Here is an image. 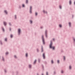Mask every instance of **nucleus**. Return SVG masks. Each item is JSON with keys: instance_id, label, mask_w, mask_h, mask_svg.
Masks as SVG:
<instances>
[{"instance_id": "nucleus-1", "label": "nucleus", "mask_w": 75, "mask_h": 75, "mask_svg": "<svg viewBox=\"0 0 75 75\" xmlns=\"http://www.w3.org/2000/svg\"><path fill=\"white\" fill-rule=\"evenodd\" d=\"M52 45H53V43L52 42V41L51 40L50 41V44L49 45L50 48H51L52 49H53V50H55V47H52Z\"/></svg>"}, {"instance_id": "nucleus-2", "label": "nucleus", "mask_w": 75, "mask_h": 75, "mask_svg": "<svg viewBox=\"0 0 75 75\" xmlns=\"http://www.w3.org/2000/svg\"><path fill=\"white\" fill-rule=\"evenodd\" d=\"M41 39L42 40V41L43 42V44H45V40L44 39V35H42Z\"/></svg>"}, {"instance_id": "nucleus-3", "label": "nucleus", "mask_w": 75, "mask_h": 75, "mask_svg": "<svg viewBox=\"0 0 75 75\" xmlns=\"http://www.w3.org/2000/svg\"><path fill=\"white\" fill-rule=\"evenodd\" d=\"M45 35L46 36V37L47 38V30H46L45 32Z\"/></svg>"}, {"instance_id": "nucleus-4", "label": "nucleus", "mask_w": 75, "mask_h": 75, "mask_svg": "<svg viewBox=\"0 0 75 75\" xmlns=\"http://www.w3.org/2000/svg\"><path fill=\"white\" fill-rule=\"evenodd\" d=\"M45 53H44L43 54L42 57H43V58L44 59H45Z\"/></svg>"}, {"instance_id": "nucleus-5", "label": "nucleus", "mask_w": 75, "mask_h": 75, "mask_svg": "<svg viewBox=\"0 0 75 75\" xmlns=\"http://www.w3.org/2000/svg\"><path fill=\"white\" fill-rule=\"evenodd\" d=\"M32 8V6H30V13H32V9H31Z\"/></svg>"}, {"instance_id": "nucleus-6", "label": "nucleus", "mask_w": 75, "mask_h": 75, "mask_svg": "<svg viewBox=\"0 0 75 75\" xmlns=\"http://www.w3.org/2000/svg\"><path fill=\"white\" fill-rule=\"evenodd\" d=\"M18 35H20V33H21V30L20 29H19L18 31Z\"/></svg>"}, {"instance_id": "nucleus-7", "label": "nucleus", "mask_w": 75, "mask_h": 75, "mask_svg": "<svg viewBox=\"0 0 75 75\" xmlns=\"http://www.w3.org/2000/svg\"><path fill=\"white\" fill-rule=\"evenodd\" d=\"M41 52H42L44 51L43 50V46H42L41 47Z\"/></svg>"}, {"instance_id": "nucleus-8", "label": "nucleus", "mask_w": 75, "mask_h": 75, "mask_svg": "<svg viewBox=\"0 0 75 75\" xmlns=\"http://www.w3.org/2000/svg\"><path fill=\"white\" fill-rule=\"evenodd\" d=\"M4 23L5 26H6V25H7V22L6 21H4Z\"/></svg>"}, {"instance_id": "nucleus-9", "label": "nucleus", "mask_w": 75, "mask_h": 75, "mask_svg": "<svg viewBox=\"0 0 75 75\" xmlns=\"http://www.w3.org/2000/svg\"><path fill=\"white\" fill-rule=\"evenodd\" d=\"M69 69L71 70L72 69V67L71 66V65H70L69 66Z\"/></svg>"}, {"instance_id": "nucleus-10", "label": "nucleus", "mask_w": 75, "mask_h": 75, "mask_svg": "<svg viewBox=\"0 0 75 75\" xmlns=\"http://www.w3.org/2000/svg\"><path fill=\"white\" fill-rule=\"evenodd\" d=\"M30 22V24H33V21L32 20H30V21H29Z\"/></svg>"}, {"instance_id": "nucleus-11", "label": "nucleus", "mask_w": 75, "mask_h": 75, "mask_svg": "<svg viewBox=\"0 0 75 75\" xmlns=\"http://www.w3.org/2000/svg\"><path fill=\"white\" fill-rule=\"evenodd\" d=\"M61 74H64V71H63V70H62L60 71Z\"/></svg>"}, {"instance_id": "nucleus-12", "label": "nucleus", "mask_w": 75, "mask_h": 75, "mask_svg": "<svg viewBox=\"0 0 75 75\" xmlns=\"http://www.w3.org/2000/svg\"><path fill=\"white\" fill-rule=\"evenodd\" d=\"M2 60L4 62V58L3 57H2Z\"/></svg>"}, {"instance_id": "nucleus-13", "label": "nucleus", "mask_w": 75, "mask_h": 75, "mask_svg": "<svg viewBox=\"0 0 75 75\" xmlns=\"http://www.w3.org/2000/svg\"><path fill=\"white\" fill-rule=\"evenodd\" d=\"M29 68L30 69L31 68V67H32V65L31 64L29 65Z\"/></svg>"}, {"instance_id": "nucleus-14", "label": "nucleus", "mask_w": 75, "mask_h": 75, "mask_svg": "<svg viewBox=\"0 0 75 75\" xmlns=\"http://www.w3.org/2000/svg\"><path fill=\"white\" fill-rule=\"evenodd\" d=\"M69 3L70 4V5H71L72 3V2L71 1V0H70L69 2Z\"/></svg>"}, {"instance_id": "nucleus-15", "label": "nucleus", "mask_w": 75, "mask_h": 75, "mask_svg": "<svg viewBox=\"0 0 75 75\" xmlns=\"http://www.w3.org/2000/svg\"><path fill=\"white\" fill-rule=\"evenodd\" d=\"M73 42L74 43H75V39L73 37Z\"/></svg>"}, {"instance_id": "nucleus-16", "label": "nucleus", "mask_w": 75, "mask_h": 75, "mask_svg": "<svg viewBox=\"0 0 75 75\" xmlns=\"http://www.w3.org/2000/svg\"><path fill=\"white\" fill-rule=\"evenodd\" d=\"M4 12L5 13H6V14H7V11L5 10L4 11Z\"/></svg>"}, {"instance_id": "nucleus-17", "label": "nucleus", "mask_w": 75, "mask_h": 75, "mask_svg": "<svg viewBox=\"0 0 75 75\" xmlns=\"http://www.w3.org/2000/svg\"><path fill=\"white\" fill-rule=\"evenodd\" d=\"M13 35L12 34L11 35V38H13Z\"/></svg>"}, {"instance_id": "nucleus-18", "label": "nucleus", "mask_w": 75, "mask_h": 75, "mask_svg": "<svg viewBox=\"0 0 75 75\" xmlns=\"http://www.w3.org/2000/svg\"><path fill=\"white\" fill-rule=\"evenodd\" d=\"M37 52H39V49L38 48H37Z\"/></svg>"}, {"instance_id": "nucleus-19", "label": "nucleus", "mask_w": 75, "mask_h": 75, "mask_svg": "<svg viewBox=\"0 0 75 75\" xmlns=\"http://www.w3.org/2000/svg\"><path fill=\"white\" fill-rule=\"evenodd\" d=\"M44 63L45 64H47V62L46 61H45L44 62Z\"/></svg>"}, {"instance_id": "nucleus-20", "label": "nucleus", "mask_w": 75, "mask_h": 75, "mask_svg": "<svg viewBox=\"0 0 75 75\" xmlns=\"http://www.w3.org/2000/svg\"><path fill=\"white\" fill-rule=\"evenodd\" d=\"M69 27H71V22H69Z\"/></svg>"}, {"instance_id": "nucleus-21", "label": "nucleus", "mask_w": 75, "mask_h": 75, "mask_svg": "<svg viewBox=\"0 0 75 75\" xmlns=\"http://www.w3.org/2000/svg\"><path fill=\"white\" fill-rule=\"evenodd\" d=\"M38 62H40V59H38Z\"/></svg>"}, {"instance_id": "nucleus-22", "label": "nucleus", "mask_w": 75, "mask_h": 75, "mask_svg": "<svg viewBox=\"0 0 75 75\" xmlns=\"http://www.w3.org/2000/svg\"><path fill=\"white\" fill-rule=\"evenodd\" d=\"M8 52H6V55H8Z\"/></svg>"}, {"instance_id": "nucleus-23", "label": "nucleus", "mask_w": 75, "mask_h": 75, "mask_svg": "<svg viewBox=\"0 0 75 75\" xmlns=\"http://www.w3.org/2000/svg\"><path fill=\"white\" fill-rule=\"evenodd\" d=\"M36 61H37V60L36 59H35V61H34V63H33V64H35V62H36Z\"/></svg>"}, {"instance_id": "nucleus-24", "label": "nucleus", "mask_w": 75, "mask_h": 75, "mask_svg": "<svg viewBox=\"0 0 75 75\" xmlns=\"http://www.w3.org/2000/svg\"><path fill=\"white\" fill-rule=\"evenodd\" d=\"M42 68L43 69V70H44V65H42Z\"/></svg>"}, {"instance_id": "nucleus-25", "label": "nucleus", "mask_w": 75, "mask_h": 75, "mask_svg": "<svg viewBox=\"0 0 75 75\" xmlns=\"http://www.w3.org/2000/svg\"><path fill=\"white\" fill-rule=\"evenodd\" d=\"M9 24L10 25V26H11V23L10 22L9 23Z\"/></svg>"}, {"instance_id": "nucleus-26", "label": "nucleus", "mask_w": 75, "mask_h": 75, "mask_svg": "<svg viewBox=\"0 0 75 75\" xmlns=\"http://www.w3.org/2000/svg\"><path fill=\"white\" fill-rule=\"evenodd\" d=\"M59 27H62V25H59Z\"/></svg>"}, {"instance_id": "nucleus-27", "label": "nucleus", "mask_w": 75, "mask_h": 75, "mask_svg": "<svg viewBox=\"0 0 75 75\" xmlns=\"http://www.w3.org/2000/svg\"><path fill=\"white\" fill-rule=\"evenodd\" d=\"M48 71L46 72V75H48Z\"/></svg>"}, {"instance_id": "nucleus-28", "label": "nucleus", "mask_w": 75, "mask_h": 75, "mask_svg": "<svg viewBox=\"0 0 75 75\" xmlns=\"http://www.w3.org/2000/svg\"><path fill=\"white\" fill-rule=\"evenodd\" d=\"M52 64H54V62L53 61V60H52Z\"/></svg>"}, {"instance_id": "nucleus-29", "label": "nucleus", "mask_w": 75, "mask_h": 75, "mask_svg": "<svg viewBox=\"0 0 75 75\" xmlns=\"http://www.w3.org/2000/svg\"><path fill=\"white\" fill-rule=\"evenodd\" d=\"M5 40L6 41H7V38H6L5 39Z\"/></svg>"}, {"instance_id": "nucleus-30", "label": "nucleus", "mask_w": 75, "mask_h": 75, "mask_svg": "<svg viewBox=\"0 0 75 75\" xmlns=\"http://www.w3.org/2000/svg\"><path fill=\"white\" fill-rule=\"evenodd\" d=\"M9 30H10V31H11V27L9 28Z\"/></svg>"}, {"instance_id": "nucleus-31", "label": "nucleus", "mask_w": 75, "mask_h": 75, "mask_svg": "<svg viewBox=\"0 0 75 75\" xmlns=\"http://www.w3.org/2000/svg\"><path fill=\"white\" fill-rule=\"evenodd\" d=\"M57 62L58 63V64H59V60H57Z\"/></svg>"}, {"instance_id": "nucleus-32", "label": "nucleus", "mask_w": 75, "mask_h": 75, "mask_svg": "<svg viewBox=\"0 0 75 75\" xmlns=\"http://www.w3.org/2000/svg\"><path fill=\"white\" fill-rule=\"evenodd\" d=\"M22 6L23 7H25V6H24V4H23Z\"/></svg>"}, {"instance_id": "nucleus-33", "label": "nucleus", "mask_w": 75, "mask_h": 75, "mask_svg": "<svg viewBox=\"0 0 75 75\" xmlns=\"http://www.w3.org/2000/svg\"><path fill=\"white\" fill-rule=\"evenodd\" d=\"M15 18H17V16H16V15H15Z\"/></svg>"}, {"instance_id": "nucleus-34", "label": "nucleus", "mask_w": 75, "mask_h": 75, "mask_svg": "<svg viewBox=\"0 0 75 75\" xmlns=\"http://www.w3.org/2000/svg\"><path fill=\"white\" fill-rule=\"evenodd\" d=\"M14 57L15 58H17V56L16 55L14 56Z\"/></svg>"}, {"instance_id": "nucleus-35", "label": "nucleus", "mask_w": 75, "mask_h": 75, "mask_svg": "<svg viewBox=\"0 0 75 75\" xmlns=\"http://www.w3.org/2000/svg\"><path fill=\"white\" fill-rule=\"evenodd\" d=\"M2 29H3V31H4L5 30H4V28H2Z\"/></svg>"}, {"instance_id": "nucleus-36", "label": "nucleus", "mask_w": 75, "mask_h": 75, "mask_svg": "<svg viewBox=\"0 0 75 75\" xmlns=\"http://www.w3.org/2000/svg\"><path fill=\"white\" fill-rule=\"evenodd\" d=\"M59 8H61V6L60 5V6H59Z\"/></svg>"}, {"instance_id": "nucleus-37", "label": "nucleus", "mask_w": 75, "mask_h": 75, "mask_svg": "<svg viewBox=\"0 0 75 75\" xmlns=\"http://www.w3.org/2000/svg\"><path fill=\"white\" fill-rule=\"evenodd\" d=\"M0 43L1 45H3V44H2V42H1V41H0Z\"/></svg>"}, {"instance_id": "nucleus-38", "label": "nucleus", "mask_w": 75, "mask_h": 75, "mask_svg": "<svg viewBox=\"0 0 75 75\" xmlns=\"http://www.w3.org/2000/svg\"><path fill=\"white\" fill-rule=\"evenodd\" d=\"M28 55V54H27V53H26V57H27Z\"/></svg>"}, {"instance_id": "nucleus-39", "label": "nucleus", "mask_w": 75, "mask_h": 75, "mask_svg": "<svg viewBox=\"0 0 75 75\" xmlns=\"http://www.w3.org/2000/svg\"><path fill=\"white\" fill-rule=\"evenodd\" d=\"M54 75H55V74H56V73L55 72V71H54Z\"/></svg>"}, {"instance_id": "nucleus-40", "label": "nucleus", "mask_w": 75, "mask_h": 75, "mask_svg": "<svg viewBox=\"0 0 75 75\" xmlns=\"http://www.w3.org/2000/svg\"><path fill=\"white\" fill-rule=\"evenodd\" d=\"M5 72H6V73L7 72V71L6 70H5Z\"/></svg>"}, {"instance_id": "nucleus-41", "label": "nucleus", "mask_w": 75, "mask_h": 75, "mask_svg": "<svg viewBox=\"0 0 75 75\" xmlns=\"http://www.w3.org/2000/svg\"><path fill=\"white\" fill-rule=\"evenodd\" d=\"M37 12L35 13V16H37Z\"/></svg>"}, {"instance_id": "nucleus-42", "label": "nucleus", "mask_w": 75, "mask_h": 75, "mask_svg": "<svg viewBox=\"0 0 75 75\" xmlns=\"http://www.w3.org/2000/svg\"><path fill=\"white\" fill-rule=\"evenodd\" d=\"M53 41H55V39H54V38L53 39Z\"/></svg>"}, {"instance_id": "nucleus-43", "label": "nucleus", "mask_w": 75, "mask_h": 75, "mask_svg": "<svg viewBox=\"0 0 75 75\" xmlns=\"http://www.w3.org/2000/svg\"><path fill=\"white\" fill-rule=\"evenodd\" d=\"M43 12L44 13H45V10H43Z\"/></svg>"}, {"instance_id": "nucleus-44", "label": "nucleus", "mask_w": 75, "mask_h": 75, "mask_svg": "<svg viewBox=\"0 0 75 75\" xmlns=\"http://www.w3.org/2000/svg\"><path fill=\"white\" fill-rule=\"evenodd\" d=\"M64 60H65V57H64Z\"/></svg>"}, {"instance_id": "nucleus-45", "label": "nucleus", "mask_w": 75, "mask_h": 75, "mask_svg": "<svg viewBox=\"0 0 75 75\" xmlns=\"http://www.w3.org/2000/svg\"><path fill=\"white\" fill-rule=\"evenodd\" d=\"M28 3V0H26V3Z\"/></svg>"}, {"instance_id": "nucleus-46", "label": "nucleus", "mask_w": 75, "mask_h": 75, "mask_svg": "<svg viewBox=\"0 0 75 75\" xmlns=\"http://www.w3.org/2000/svg\"><path fill=\"white\" fill-rule=\"evenodd\" d=\"M37 75H39V74H38V73H37Z\"/></svg>"}, {"instance_id": "nucleus-47", "label": "nucleus", "mask_w": 75, "mask_h": 75, "mask_svg": "<svg viewBox=\"0 0 75 75\" xmlns=\"http://www.w3.org/2000/svg\"><path fill=\"white\" fill-rule=\"evenodd\" d=\"M74 4L75 5V1H74Z\"/></svg>"}, {"instance_id": "nucleus-48", "label": "nucleus", "mask_w": 75, "mask_h": 75, "mask_svg": "<svg viewBox=\"0 0 75 75\" xmlns=\"http://www.w3.org/2000/svg\"><path fill=\"white\" fill-rule=\"evenodd\" d=\"M40 28H41L42 29V28L43 27H40Z\"/></svg>"}, {"instance_id": "nucleus-49", "label": "nucleus", "mask_w": 75, "mask_h": 75, "mask_svg": "<svg viewBox=\"0 0 75 75\" xmlns=\"http://www.w3.org/2000/svg\"><path fill=\"white\" fill-rule=\"evenodd\" d=\"M16 73H17V74H18V71H17Z\"/></svg>"}, {"instance_id": "nucleus-50", "label": "nucleus", "mask_w": 75, "mask_h": 75, "mask_svg": "<svg viewBox=\"0 0 75 75\" xmlns=\"http://www.w3.org/2000/svg\"><path fill=\"white\" fill-rule=\"evenodd\" d=\"M46 13H47V12H45Z\"/></svg>"}, {"instance_id": "nucleus-51", "label": "nucleus", "mask_w": 75, "mask_h": 75, "mask_svg": "<svg viewBox=\"0 0 75 75\" xmlns=\"http://www.w3.org/2000/svg\"><path fill=\"white\" fill-rule=\"evenodd\" d=\"M42 75H44L43 74H42Z\"/></svg>"}]
</instances>
